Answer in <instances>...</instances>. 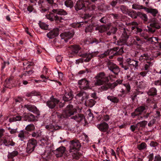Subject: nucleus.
Masks as SVG:
<instances>
[{
	"mask_svg": "<svg viewBox=\"0 0 161 161\" xmlns=\"http://www.w3.org/2000/svg\"><path fill=\"white\" fill-rule=\"evenodd\" d=\"M147 145L145 142H142L141 144L138 145L137 149L139 150H144L147 148Z\"/></svg>",
	"mask_w": 161,
	"mask_h": 161,
	"instance_id": "38",
	"label": "nucleus"
},
{
	"mask_svg": "<svg viewBox=\"0 0 161 161\" xmlns=\"http://www.w3.org/2000/svg\"><path fill=\"white\" fill-rule=\"evenodd\" d=\"M3 143L6 146L9 147L10 146H14L15 143L13 142L12 139L9 138H4L3 140Z\"/></svg>",
	"mask_w": 161,
	"mask_h": 161,
	"instance_id": "24",
	"label": "nucleus"
},
{
	"mask_svg": "<svg viewBox=\"0 0 161 161\" xmlns=\"http://www.w3.org/2000/svg\"><path fill=\"white\" fill-rule=\"evenodd\" d=\"M98 53V52L91 53H85L81 54L80 56L83 58V60L84 62H89L92 57L96 56Z\"/></svg>",
	"mask_w": 161,
	"mask_h": 161,
	"instance_id": "9",
	"label": "nucleus"
},
{
	"mask_svg": "<svg viewBox=\"0 0 161 161\" xmlns=\"http://www.w3.org/2000/svg\"><path fill=\"white\" fill-rule=\"evenodd\" d=\"M150 26L157 29L160 28V26L158 21L155 18L151 20Z\"/></svg>",
	"mask_w": 161,
	"mask_h": 161,
	"instance_id": "22",
	"label": "nucleus"
},
{
	"mask_svg": "<svg viewBox=\"0 0 161 161\" xmlns=\"http://www.w3.org/2000/svg\"><path fill=\"white\" fill-rule=\"evenodd\" d=\"M89 95L86 92L81 91L76 95L75 98L80 102H82L86 99L88 98Z\"/></svg>",
	"mask_w": 161,
	"mask_h": 161,
	"instance_id": "12",
	"label": "nucleus"
},
{
	"mask_svg": "<svg viewBox=\"0 0 161 161\" xmlns=\"http://www.w3.org/2000/svg\"><path fill=\"white\" fill-rule=\"evenodd\" d=\"M154 84L156 86H161V79L155 81Z\"/></svg>",
	"mask_w": 161,
	"mask_h": 161,
	"instance_id": "64",
	"label": "nucleus"
},
{
	"mask_svg": "<svg viewBox=\"0 0 161 161\" xmlns=\"http://www.w3.org/2000/svg\"><path fill=\"white\" fill-rule=\"evenodd\" d=\"M153 64L152 63L150 62H147L144 65L142 69L143 70H146L147 71H149L150 67L152 66Z\"/></svg>",
	"mask_w": 161,
	"mask_h": 161,
	"instance_id": "35",
	"label": "nucleus"
},
{
	"mask_svg": "<svg viewBox=\"0 0 161 161\" xmlns=\"http://www.w3.org/2000/svg\"><path fill=\"white\" fill-rule=\"evenodd\" d=\"M130 129L132 132H134L136 129H139L138 127V126H137V124L135 125H131L130 127Z\"/></svg>",
	"mask_w": 161,
	"mask_h": 161,
	"instance_id": "58",
	"label": "nucleus"
},
{
	"mask_svg": "<svg viewBox=\"0 0 161 161\" xmlns=\"http://www.w3.org/2000/svg\"><path fill=\"white\" fill-rule=\"evenodd\" d=\"M126 63L129 64L130 66H132L133 68L137 69L138 67V61L131 59L130 58H127L126 60Z\"/></svg>",
	"mask_w": 161,
	"mask_h": 161,
	"instance_id": "19",
	"label": "nucleus"
},
{
	"mask_svg": "<svg viewBox=\"0 0 161 161\" xmlns=\"http://www.w3.org/2000/svg\"><path fill=\"white\" fill-rule=\"evenodd\" d=\"M78 84L81 90H86L90 88L89 82L85 79H82L79 80Z\"/></svg>",
	"mask_w": 161,
	"mask_h": 161,
	"instance_id": "11",
	"label": "nucleus"
},
{
	"mask_svg": "<svg viewBox=\"0 0 161 161\" xmlns=\"http://www.w3.org/2000/svg\"><path fill=\"white\" fill-rule=\"evenodd\" d=\"M141 18L145 22L147 21L148 19L147 15L144 14H142L140 15Z\"/></svg>",
	"mask_w": 161,
	"mask_h": 161,
	"instance_id": "55",
	"label": "nucleus"
},
{
	"mask_svg": "<svg viewBox=\"0 0 161 161\" xmlns=\"http://www.w3.org/2000/svg\"><path fill=\"white\" fill-rule=\"evenodd\" d=\"M22 118V116L19 115H17L13 117L10 118L9 119V121L11 122H15L16 121H19L21 120Z\"/></svg>",
	"mask_w": 161,
	"mask_h": 161,
	"instance_id": "32",
	"label": "nucleus"
},
{
	"mask_svg": "<svg viewBox=\"0 0 161 161\" xmlns=\"http://www.w3.org/2000/svg\"><path fill=\"white\" fill-rule=\"evenodd\" d=\"M66 150V148L64 146H61L54 151V153L57 158L62 157Z\"/></svg>",
	"mask_w": 161,
	"mask_h": 161,
	"instance_id": "17",
	"label": "nucleus"
},
{
	"mask_svg": "<svg viewBox=\"0 0 161 161\" xmlns=\"http://www.w3.org/2000/svg\"><path fill=\"white\" fill-rule=\"evenodd\" d=\"M34 72V71L32 70L28 71H25L23 74L25 76H29L32 75Z\"/></svg>",
	"mask_w": 161,
	"mask_h": 161,
	"instance_id": "53",
	"label": "nucleus"
},
{
	"mask_svg": "<svg viewBox=\"0 0 161 161\" xmlns=\"http://www.w3.org/2000/svg\"><path fill=\"white\" fill-rule=\"evenodd\" d=\"M156 120L155 119H153L151 120L148 124V125L149 127H152L156 122Z\"/></svg>",
	"mask_w": 161,
	"mask_h": 161,
	"instance_id": "57",
	"label": "nucleus"
},
{
	"mask_svg": "<svg viewBox=\"0 0 161 161\" xmlns=\"http://www.w3.org/2000/svg\"><path fill=\"white\" fill-rule=\"evenodd\" d=\"M8 130H10L9 132L11 134H14L17 132V128L13 129H11L10 128H8Z\"/></svg>",
	"mask_w": 161,
	"mask_h": 161,
	"instance_id": "63",
	"label": "nucleus"
},
{
	"mask_svg": "<svg viewBox=\"0 0 161 161\" xmlns=\"http://www.w3.org/2000/svg\"><path fill=\"white\" fill-rule=\"evenodd\" d=\"M24 107L26 108L29 111L36 114L37 116L40 115V112L36 107L34 105L31 104H25Z\"/></svg>",
	"mask_w": 161,
	"mask_h": 161,
	"instance_id": "15",
	"label": "nucleus"
},
{
	"mask_svg": "<svg viewBox=\"0 0 161 161\" xmlns=\"http://www.w3.org/2000/svg\"><path fill=\"white\" fill-rule=\"evenodd\" d=\"M139 86L141 88H143L146 86V84L145 82L141 81L139 82Z\"/></svg>",
	"mask_w": 161,
	"mask_h": 161,
	"instance_id": "60",
	"label": "nucleus"
},
{
	"mask_svg": "<svg viewBox=\"0 0 161 161\" xmlns=\"http://www.w3.org/2000/svg\"><path fill=\"white\" fill-rule=\"evenodd\" d=\"M39 26L42 29L46 30L48 28V25L44 23H40L39 24Z\"/></svg>",
	"mask_w": 161,
	"mask_h": 161,
	"instance_id": "49",
	"label": "nucleus"
},
{
	"mask_svg": "<svg viewBox=\"0 0 161 161\" xmlns=\"http://www.w3.org/2000/svg\"><path fill=\"white\" fill-rule=\"evenodd\" d=\"M46 2H44L42 0H39L38 2V4H39V6L41 7H45V3Z\"/></svg>",
	"mask_w": 161,
	"mask_h": 161,
	"instance_id": "59",
	"label": "nucleus"
},
{
	"mask_svg": "<svg viewBox=\"0 0 161 161\" xmlns=\"http://www.w3.org/2000/svg\"><path fill=\"white\" fill-rule=\"evenodd\" d=\"M97 128L101 131L106 132L107 134H108L109 132L108 130L109 128L108 124L105 122L101 123L97 125Z\"/></svg>",
	"mask_w": 161,
	"mask_h": 161,
	"instance_id": "14",
	"label": "nucleus"
},
{
	"mask_svg": "<svg viewBox=\"0 0 161 161\" xmlns=\"http://www.w3.org/2000/svg\"><path fill=\"white\" fill-rule=\"evenodd\" d=\"M128 38L129 35L127 33V31L124 28L119 40L118 41V44L127 45Z\"/></svg>",
	"mask_w": 161,
	"mask_h": 161,
	"instance_id": "8",
	"label": "nucleus"
},
{
	"mask_svg": "<svg viewBox=\"0 0 161 161\" xmlns=\"http://www.w3.org/2000/svg\"><path fill=\"white\" fill-rule=\"evenodd\" d=\"M120 8L123 13H126L128 11V8L126 7L124 5H121L120 7Z\"/></svg>",
	"mask_w": 161,
	"mask_h": 161,
	"instance_id": "52",
	"label": "nucleus"
},
{
	"mask_svg": "<svg viewBox=\"0 0 161 161\" xmlns=\"http://www.w3.org/2000/svg\"><path fill=\"white\" fill-rule=\"evenodd\" d=\"M86 7L91 10H95L96 8V6L95 5H91L89 4V2L88 3V5H87Z\"/></svg>",
	"mask_w": 161,
	"mask_h": 161,
	"instance_id": "56",
	"label": "nucleus"
},
{
	"mask_svg": "<svg viewBox=\"0 0 161 161\" xmlns=\"http://www.w3.org/2000/svg\"><path fill=\"white\" fill-rule=\"evenodd\" d=\"M81 108L79 106H77L76 104L73 105L69 104L66 107V109L64 111L62 114H58L57 112L53 113L52 115L53 118H67L74 114L76 111L80 112Z\"/></svg>",
	"mask_w": 161,
	"mask_h": 161,
	"instance_id": "1",
	"label": "nucleus"
},
{
	"mask_svg": "<svg viewBox=\"0 0 161 161\" xmlns=\"http://www.w3.org/2000/svg\"><path fill=\"white\" fill-rule=\"evenodd\" d=\"M65 5L67 7L71 8L74 6L73 2L71 0H67L64 2Z\"/></svg>",
	"mask_w": 161,
	"mask_h": 161,
	"instance_id": "42",
	"label": "nucleus"
},
{
	"mask_svg": "<svg viewBox=\"0 0 161 161\" xmlns=\"http://www.w3.org/2000/svg\"><path fill=\"white\" fill-rule=\"evenodd\" d=\"M124 86L126 87V89L128 92L130 91V86L129 83H125L123 84Z\"/></svg>",
	"mask_w": 161,
	"mask_h": 161,
	"instance_id": "61",
	"label": "nucleus"
},
{
	"mask_svg": "<svg viewBox=\"0 0 161 161\" xmlns=\"http://www.w3.org/2000/svg\"><path fill=\"white\" fill-rule=\"evenodd\" d=\"M147 121L145 120L142 121L138 123L137 124V126H138V129H139L141 127H144L147 125Z\"/></svg>",
	"mask_w": 161,
	"mask_h": 161,
	"instance_id": "43",
	"label": "nucleus"
},
{
	"mask_svg": "<svg viewBox=\"0 0 161 161\" xmlns=\"http://www.w3.org/2000/svg\"><path fill=\"white\" fill-rule=\"evenodd\" d=\"M110 52V50H108L106 51H105L103 53L100 54L99 56L101 58H103L109 55Z\"/></svg>",
	"mask_w": 161,
	"mask_h": 161,
	"instance_id": "47",
	"label": "nucleus"
},
{
	"mask_svg": "<svg viewBox=\"0 0 161 161\" xmlns=\"http://www.w3.org/2000/svg\"><path fill=\"white\" fill-rule=\"evenodd\" d=\"M95 103V101L93 99H91L86 101L85 104L86 106L89 107H92Z\"/></svg>",
	"mask_w": 161,
	"mask_h": 161,
	"instance_id": "33",
	"label": "nucleus"
},
{
	"mask_svg": "<svg viewBox=\"0 0 161 161\" xmlns=\"http://www.w3.org/2000/svg\"><path fill=\"white\" fill-rule=\"evenodd\" d=\"M37 145V141L34 138L30 139L28 141L26 148V152L28 153H31L34 150Z\"/></svg>",
	"mask_w": 161,
	"mask_h": 161,
	"instance_id": "4",
	"label": "nucleus"
},
{
	"mask_svg": "<svg viewBox=\"0 0 161 161\" xmlns=\"http://www.w3.org/2000/svg\"><path fill=\"white\" fill-rule=\"evenodd\" d=\"M67 14V13L64 10L62 9H53L52 10V12L46 15V17L51 21H55L57 23L62 22L64 20L60 15H65Z\"/></svg>",
	"mask_w": 161,
	"mask_h": 161,
	"instance_id": "2",
	"label": "nucleus"
},
{
	"mask_svg": "<svg viewBox=\"0 0 161 161\" xmlns=\"http://www.w3.org/2000/svg\"><path fill=\"white\" fill-rule=\"evenodd\" d=\"M59 102V100L54 98H51L50 100L47 101V105L50 108H53Z\"/></svg>",
	"mask_w": 161,
	"mask_h": 161,
	"instance_id": "16",
	"label": "nucleus"
},
{
	"mask_svg": "<svg viewBox=\"0 0 161 161\" xmlns=\"http://www.w3.org/2000/svg\"><path fill=\"white\" fill-rule=\"evenodd\" d=\"M119 65L125 70H127L129 69L130 65L127 63L126 64L125 63H120Z\"/></svg>",
	"mask_w": 161,
	"mask_h": 161,
	"instance_id": "44",
	"label": "nucleus"
},
{
	"mask_svg": "<svg viewBox=\"0 0 161 161\" xmlns=\"http://www.w3.org/2000/svg\"><path fill=\"white\" fill-rule=\"evenodd\" d=\"M129 15L133 18L135 19L137 17V14L135 11L132 10L129 13Z\"/></svg>",
	"mask_w": 161,
	"mask_h": 161,
	"instance_id": "50",
	"label": "nucleus"
},
{
	"mask_svg": "<svg viewBox=\"0 0 161 161\" xmlns=\"http://www.w3.org/2000/svg\"><path fill=\"white\" fill-rule=\"evenodd\" d=\"M27 133L25 131L23 130H21L19 131L18 135V137L19 138V139L21 141H23L25 139L26 137L25 134Z\"/></svg>",
	"mask_w": 161,
	"mask_h": 161,
	"instance_id": "29",
	"label": "nucleus"
},
{
	"mask_svg": "<svg viewBox=\"0 0 161 161\" xmlns=\"http://www.w3.org/2000/svg\"><path fill=\"white\" fill-rule=\"evenodd\" d=\"M107 98L108 100L114 103H117L119 102V99L114 96H107Z\"/></svg>",
	"mask_w": 161,
	"mask_h": 161,
	"instance_id": "31",
	"label": "nucleus"
},
{
	"mask_svg": "<svg viewBox=\"0 0 161 161\" xmlns=\"http://www.w3.org/2000/svg\"><path fill=\"white\" fill-rule=\"evenodd\" d=\"M73 98V95L71 92H66L63 97L64 102H68L71 100Z\"/></svg>",
	"mask_w": 161,
	"mask_h": 161,
	"instance_id": "21",
	"label": "nucleus"
},
{
	"mask_svg": "<svg viewBox=\"0 0 161 161\" xmlns=\"http://www.w3.org/2000/svg\"><path fill=\"white\" fill-rule=\"evenodd\" d=\"M147 108V106L145 105L141 106L138 107L135 109L134 111L131 113V116L134 118V117L136 115L142 114L143 112L146 111Z\"/></svg>",
	"mask_w": 161,
	"mask_h": 161,
	"instance_id": "10",
	"label": "nucleus"
},
{
	"mask_svg": "<svg viewBox=\"0 0 161 161\" xmlns=\"http://www.w3.org/2000/svg\"><path fill=\"white\" fill-rule=\"evenodd\" d=\"M107 28L105 25H102L97 26L95 28L96 30H98L99 32H103L107 30Z\"/></svg>",
	"mask_w": 161,
	"mask_h": 161,
	"instance_id": "36",
	"label": "nucleus"
},
{
	"mask_svg": "<svg viewBox=\"0 0 161 161\" xmlns=\"http://www.w3.org/2000/svg\"><path fill=\"white\" fill-rule=\"evenodd\" d=\"M144 38L145 39H147V40L151 42L152 44H154V41L153 40V37H151L149 38H148L147 36L144 37Z\"/></svg>",
	"mask_w": 161,
	"mask_h": 161,
	"instance_id": "62",
	"label": "nucleus"
},
{
	"mask_svg": "<svg viewBox=\"0 0 161 161\" xmlns=\"http://www.w3.org/2000/svg\"><path fill=\"white\" fill-rule=\"evenodd\" d=\"M78 151H74V152H72L71 155H72L73 158L75 159H78L80 156V154L78 152Z\"/></svg>",
	"mask_w": 161,
	"mask_h": 161,
	"instance_id": "37",
	"label": "nucleus"
},
{
	"mask_svg": "<svg viewBox=\"0 0 161 161\" xmlns=\"http://www.w3.org/2000/svg\"><path fill=\"white\" fill-rule=\"evenodd\" d=\"M157 90L156 88L153 87L149 90L147 93L149 96H155L157 95Z\"/></svg>",
	"mask_w": 161,
	"mask_h": 161,
	"instance_id": "34",
	"label": "nucleus"
},
{
	"mask_svg": "<svg viewBox=\"0 0 161 161\" xmlns=\"http://www.w3.org/2000/svg\"><path fill=\"white\" fill-rule=\"evenodd\" d=\"M70 142L71 144L69 146V152L72 153L78 151V149L81 147L79 142L78 140H75L71 141Z\"/></svg>",
	"mask_w": 161,
	"mask_h": 161,
	"instance_id": "6",
	"label": "nucleus"
},
{
	"mask_svg": "<svg viewBox=\"0 0 161 161\" xmlns=\"http://www.w3.org/2000/svg\"><path fill=\"white\" fill-rule=\"evenodd\" d=\"M45 128L48 130L53 131L54 125L52 124L47 125L46 126Z\"/></svg>",
	"mask_w": 161,
	"mask_h": 161,
	"instance_id": "54",
	"label": "nucleus"
},
{
	"mask_svg": "<svg viewBox=\"0 0 161 161\" xmlns=\"http://www.w3.org/2000/svg\"><path fill=\"white\" fill-rule=\"evenodd\" d=\"M31 135L32 137L37 138L41 136V132L40 130L33 132Z\"/></svg>",
	"mask_w": 161,
	"mask_h": 161,
	"instance_id": "41",
	"label": "nucleus"
},
{
	"mask_svg": "<svg viewBox=\"0 0 161 161\" xmlns=\"http://www.w3.org/2000/svg\"><path fill=\"white\" fill-rule=\"evenodd\" d=\"M39 95L40 94L38 93L35 91H32L31 92L27 93L26 94V96L27 97H31L33 96H37Z\"/></svg>",
	"mask_w": 161,
	"mask_h": 161,
	"instance_id": "45",
	"label": "nucleus"
},
{
	"mask_svg": "<svg viewBox=\"0 0 161 161\" xmlns=\"http://www.w3.org/2000/svg\"><path fill=\"white\" fill-rule=\"evenodd\" d=\"M135 40V45L137 46H141L144 43L143 40L141 39L139 36H134Z\"/></svg>",
	"mask_w": 161,
	"mask_h": 161,
	"instance_id": "26",
	"label": "nucleus"
},
{
	"mask_svg": "<svg viewBox=\"0 0 161 161\" xmlns=\"http://www.w3.org/2000/svg\"><path fill=\"white\" fill-rule=\"evenodd\" d=\"M107 64L109 70L115 75H118L120 71L119 68L113 62L108 60L107 62Z\"/></svg>",
	"mask_w": 161,
	"mask_h": 161,
	"instance_id": "5",
	"label": "nucleus"
},
{
	"mask_svg": "<svg viewBox=\"0 0 161 161\" xmlns=\"http://www.w3.org/2000/svg\"><path fill=\"white\" fill-rule=\"evenodd\" d=\"M146 7H143L142 5H138L136 4H133L132 6V8L135 9H143Z\"/></svg>",
	"mask_w": 161,
	"mask_h": 161,
	"instance_id": "46",
	"label": "nucleus"
},
{
	"mask_svg": "<svg viewBox=\"0 0 161 161\" xmlns=\"http://www.w3.org/2000/svg\"><path fill=\"white\" fill-rule=\"evenodd\" d=\"M74 34L73 31L65 32L61 34L60 36L61 39H64L65 42H67V40L72 38Z\"/></svg>",
	"mask_w": 161,
	"mask_h": 161,
	"instance_id": "13",
	"label": "nucleus"
},
{
	"mask_svg": "<svg viewBox=\"0 0 161 161\" xmlns=\"http://www.w3.org/2000/svg\"><path fill=\"white\" fill-rule=\"evenodd\" d=\"M134 38V36L130 37H129L126 45L128 46L131 45H135V40Z\"/></svg>",
	"mask_w": 161,
	"mask_h": 161,
	"instance_id": "40",
	"label": "nucleus"
},
{
	"mask_svg": "<svg viewBox=\"0 0 161 161\" xmlns=\"http://www.w3.org/2000/svg\"><path fill=\"white\" fill-rule=\"evenodd\" d=\"M146 31L150 33H153L155 31V28L150 26H147V29H146Z\"/></svg>",
	"mask_w": 161,
	"mask_h": 161,
	"instance_id": "51",
	"label": "nucleus"
},
{
	"mask_svg": "<svg viewBox=\"0 0 161 161\" xmlns=\"http://www.w3.org/2000/svg\"><path fill=\"white\" fill-rule=\"evenodd\" d=\"M71 118L74 119L78 122H80L84 119V117L83 114H78L74 116H72Z\"/></svg>",
	"mask_w": 161,
	"mask_h": 161,
	"instance_id": "25",
	"label": "nucleus"
},
{
	"mask_svg": "<svg viewBox=\"0 0 161 161\" xmlns=\"http://www.w3.org/2000/svg\"><path fill=\"white\" fill-rule=\"evenodd\" d=\"M144 9L147 13L151 14L154 17L156 16L158 13V10L156 9L148 8L146 7L144 8Z\"/></svg>",
	"mask_w": 161,
	"mask_h": 161,
	"instance_id": "23",
	"label": "nucleus"
},
{
	"mask_svg": "<svg viewBox=\"0 0 161 161\" xmlns=\"http://www.w3.org/2000/svg\"><path fill=\"white\" fill-rule=\"evenodd\" d=\"M103 84L104 85L101 86V88L103 90H106L110 87L109 84L108 82H105Z\"/></svg>",
	"mask_w": 161,
	"mask_h": 161,
	"instance_id": "48",
	"label": "nucleus"
},
{
	"mask_svg": "<svg viewBox=\"0 0 161 161\" xmlns=\"http://www.w3.org/2000/svg\"><path fill=\"white\" fill-rule=\"evenodd\" d=\"M69 48L70 49L69 52L73 54L77 53L80 49L79 46L76 45L71 46Z\"/></svg>",
	"mask_w": 161,
	"mask_h": 161,
	"instance_id": "20",
	"label": "nucleus"
},
{
	"mask_svg": "<svg viewBox=\"0 0 161 161\" xmlns=\"http://www.w3.org/2000/svg\"><path fill=\"white\" fill-rule=\"evenodd\" d=\"M34 125L32 124L28 125L25 128V130L28 131H31L35 129Z\"/></svg>",
	"mask_w": 161,
	"mask_h": 161,
	"instance_id": "39",
	"label": "nucleus"
},
{
	"mask_svg": "<svg viewBox=\"0 0 161 161\" xmlns=\"http://www.w3.org/2000/svg\"><path fill=\"white\" fill-rule=\"evenodd\" d=\"M38 116L37 115L35 116L31 114H30L28 115H25V117L27 118L28 121L32 122L36 120V118Z\"/></svg>",
	"mask_w": 161,
	"mask_h": 161,
	"instance_id": "27",
	"label": "nucleus"
},
{
	"mask_svg": "<svg viewBox=\"0 0 161 161\" xmlns=\"http://www.w3.org/2000/svg\"><path fill=\"white\" fill-rule=\"evenodd\" d=\"M58 29H54L48 33L47 34V36L50 39L53 38L58 35Z\"/></svg>",
	"mask_w": 161,
	"mask_h": 161,
	"instance_id": "18",
	"label": "nucleus"
},
{
	"mask_svg": "<svg viewBox=\"0 0 161 161\" xmlns=\"http://www.w3.org/2000/svg\"><path fill=\"white\" fill-rule=\"evenodd\" d=\"M95 78L94 84L96 85H101L105 82H108L109 81L108 77L105 76L104 72H100L97 74Z\"/></svg>",
	"mask_w": 161,
	"mask_h": 161,
	"instance_id": "3",
	"label": "nucleus"
},
{
	"mask_svg": "<svg viewBox=\"0 0 161 161\" xmlns=\"http://www.w3.org/2000/svg\"><path fill=\"white\" fill-rule=\"evenodd\" d=\"M149 55L148 53H144L142 54L139 57V60L141 62H144L145 60H147L149 58Z\"/></svg>",
	"mask_w": 161,
	"mask_h": 161,
	"instance_id": "28",
	"label": "nucleus"
},
{
	"mask_svg": "<svg viewBox=\"0 0 161 161\" xmlns=\"http://www.w3.org/2000/svg\"><path fill=\"white\" fill-rule=\"evenodd\" d=\"M88 2L84 0H78L77 1L75 6V10L76 11L81 9H85L86 7L88 5Z\"/></svg>",
	"mask_w": 161,
	"mask_h": 161,
	"instance_id": "7",
	"label": "nucleus"
},
{
	"mask_svg": "<svg viewBox=\"0 0 161 161\" xmlns=\"http://www.w3.org/2000/svg\"><path fill=\"white\" fill-rule=\"evenodd\" d=\"M19 154L18 152L14 150L12 152H8L7 157L8 159H13L14 157L16 156Z\"/></svg>",
	"mask_w": 161,
	"mask_h": 161,
	"instance_id": "30",
	"label": "nucleus"
}]
</instances>
